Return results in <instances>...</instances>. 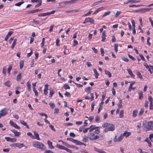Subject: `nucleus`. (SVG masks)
Wrapping results in <instances>:
<instances>
[{
	"mask_svg": "<svg viewBox=\"0 0 153 153\" xmlns=\"http://www.w3.org/2000/svg\"><path fill=\"white\" fill-rule=\"evenodd\" d=\"M144 111V108H141L138 114L139 116H141L143 114Z\"/></svg>",
	"mask_w": 153,
	"mask_h": 153,
	"instance_id": "nucleus-33",
	"label": "nucleus"
},
{
	"mask_svg": "<svg viewBox=\"0 0 153 153\" xmlns=\"http://www.w3.org/2000/svg\"><path fill=\"white\" fill-rule=\"evenodd\" d=\"M27 135L28 136H30L32 139H35V137L33 136V134L31 133L28 132L27 133Z\"/></svg>",
	"mask_w": 153,
	"mask_h": 153,
	"instance_id": "nucleus-46",
	"label": "nucleus"
},
{
	"mask_svg": "<svg viewBox=\"0 0 153 153\" xmlns=\"http://www.w3.org/2000/svg\"><path fill=\"white\" fill-rule=\"evenodd\" d=\"M146 9L145 8H143L139 10V11L141 13H145L146 12V10H145Z\"/></svg>",
	"mask_w": 153,
	"mask_h": 153,
	"instance_id": "nucleus-63",
	"label": "nucleus"
},
{
	"mask_svg": "<svg viewBox=\"0 0 153 153\" xmlns=\"http://www.w3.org/2000/svg\"><path fill=\"white\" fill-rule=\"evenodd\" d=\"M92 90V88L90 87H88L86 88L85 89V91L88 94H89Z\"/></svg>",
	"mask_w": 153,
	"mask_h": 153,
	"instance_id": "nucleus-19",
	"label": "nucleus"
},
{
	"mask_svg": "<svg viewBox=\"0 0 153 153\" xmlns=\"http://www.w3.org/2000/svg\"><path fill=\"white\" fill-rule=\"evenodd\" d=\"M88 138V137L86 136H84L82 139V141L85 142H87Z\"/></svg>",
	"mask_w": 153,
	"mask_h": 153,
	"instance_id": "nucleus-44",
	"label": "nucleus"
},
{
	"mask_svg": "<svg viewBox=\"0 0 153 153\" xmlns=\"http://www.w3.org/2000/svg\"><path fill=\"white\" fill-rule=\"evenodd\" d=\"M131 133L130 132H128L127 131H125L123 134L124 136H125L126 137H127L130 136L131 135Z\"/></svg>",
	"mask_w": 153,
	"mask_h": 153,
	"instance_id": "nucleus-26",
	"label": "nucleus"
},
{
	"mask_svg": "<svg viewBox=\"0 0 153 153\" xmlns=\"http://www.w3.org/2000/svg\"><path fill=\"white\" fill-rule=\"evenodd\" d=\"M22 73H20L16 77V80L18 81H20L21 79H22Z\"/></svg>",
	"mask_w": 153,
	"mask_h": 153,
	"instance_id": "nucleus-30",
	"label": "nucleus"
},
{
	"mask_svg": "<svg viewBox=\"0 0 153 153\" xmlns=\"http://www.w3.org/2000/svg\"><path fill=\"white\" fill-rule=\"evenodd\" d=\"M119 117L120 118H123L124 117V111L123 110H121L120 112Z\"/></svg>",
	"mask_w": 153,
	"mask_h": 153,
	"instance_id": "nucleus-35",
	"label": "nucleus"
},
{
	"mask_svg": "<svg viewBox=\"0 0 153 153\" xmlns=\"http://www.w3.org/2000/svg\"><path fill=\"white\" fill-rule=\"evenodd\" d=\"M136 75L138 77L141 79H143L142 76L140 71H136Z\"/></svg>",
	"mask_w": 153,
	"mask_h": 153,
	"instance_id": "nucleus-20",
	"label": "nucleus"
},
{
	"mask_svg": "<svg viewBox=\"0 0 153 153\" xmlns=\"http://www.w3.org/2000/svg\"><path fill=\"white\" fill-rule=\"evenodd\" d=\"M47 143L49 146V147L51 149H53L54 148V147L52 145V143L50 140H48L47 141Z\"/></svg>",
	"mask_w": 153,
	"mask_h": 153,
	"instance_id": "nucleus-15",
	"label": "nucleus"
},
{
	"mask_svg": "<svg viewBox=\"0 0 153 153\" xmlns=\"http://www.w3.org/2000/svg\"><path fill=\"white\" fill-rule=\"evenodd\" d=\"M54 91L53 89L50 90L49 93L50 97H51L54 94Z\"/></svg>",
	"mask_w": 153,
	"mask_h": 153,
	"instance_id": "nucleus-37",
	"label": "nucleus"
},
{
	"mask_svg": "<svg viewBox=\"0 0 153 153\" xmlns=\"http://www.w3.org/2000/svg\"><path fill=\"white\" fill-rule=\"evenodd\" d=\"M56 147L61 149H64L65 146L59 144H57L56 145Z\"/></svg>",
	"mask_w": 153,
	"mask_h": 153,
	"instance_id": "nucleus-32",
	"label": "nucleus"
},
{
	"mask_svg": "<svg viewBox=\"0 0 153 153\" xmlns=\"http://www.w3.org/2000/svg\"><path fill=\"white\" fill-rule=\"evenodd\" d=\"M67 1H65V2H61L59 3V8H62L64 7L65 6L68 4Z\"/></svg>",
	"mask_w": 153,
	"mask_h": 153,
	"instance_id": "nucleus-10",
	"label": "nucleus"
},
{
	"mask_svg": "<svg viewBox=\"0 0 153 153\" xmlns=\"http://www.w3.org/2000/svg\"><path fill=\"white\" fill-rule=\"evenodd\" d=\"M59 112V109L58 108H55L54 114H57Z\"/></svg>",
	"mask_w": 153,
	"mask_h": 153,
	"instance_id": "nucleus-59",
	"label": "nucleus"
},
{
	"mask_svg": "<svg viewBox=\"0 0 153 153\" xmlns=\"http://www.w3.org/2000/svg\"><path fill=\"white\" fill-rule=\"evenodd\" d=\"M87 22L90 23L91 24H94L95 22V21L94 19L90 17H88L85 18Z\"/></svg>",
	"mask_w": 153,
	"mask_h": 153,
	"instance_id": "nucleus-9",
	"label": "nucleus"
},
{
	"mask_svg": "<svg viewBox=\"0 0 153 153\" xmlns=\"http://www.w3.org/2000/svg\"><path fill=\"white\" fill-rule=\"evenodd\" d=\"M42 10V9H34L33 10H27L26 11V14H33L35 13L38 12L39 11H40Z\"/></svg>",
	"mask_w": 153,
	"mask_h": 153,
	"instance_id": "nucleus-6",
	"label": "nucleus"
},
{
	"mask_svg": "<svg viewBox=\"0 0 153 153\" xmlns=\"http://www.w3.org/2000/svg\"><path fill=\"white\" fill-rule=\"evenodd\" d=\"M10 125L14 127L15 128L19 129L20 128V127L19 126L16 124L15 123L13 122L12 120H10Z\"/></svg>",
	"mask_w": 153,
	"mask_h": 153,
	"instance_id": "nucleus-8",
	"label": "nucleus"
},
{
	"mask_svg": "<svg viewBox=\"0 0 153 153\" xmlns=\"http://www.w3.org/2000/svg\"><path fill=\"white\" fill-rule=\"evenodd\" d=\"M128 57L133 61L135 60H136L135 59L134 57H133L132 56L130 55L129 54H128Z\"/></svg>",
	"mask_w": 153,
	"mask_h": 153,
	"instance_id": "nucleus-64",
	"label": "nucleus"
},
{
	"mask_svg": "<svg viewBox=\"0 0 153 153\" xmlns=\"http://www.w3.org/2000/svg\"><path fill=\"white\" fill-rule=\"evenodd\" d=\"M17 146L16 147L20 148L22 147H23L24 146V144L23 143H17Z\"/></svg>",
	"mask_w": 153,
	"mask_h": 153,
	"instance_id": "nucleus-39",
	"label": "nucleus"
},
{
	"mask_svg": "<svg viewBox=\"0 0 153 153\" xmlns=\"http://www.w3.org/2000/svg\"><path fill=\"white\" fill-rule=\"evenodd\" d=\"M33 91L35 93V96H37L38 95V92L37 90L36 89L35 87L33 88Z\"/></svg>",
	"mask_w": 153,
	"mask_h": 153,
	"instance_id": "nucleus-49",
	"label": "nucleus"
},
{
	"mask_svg": "<svg viewBox=\"0 0 153 153\" xmlns=\"http://www.w3.org/2000/svg\"><path fill=\"white\" fill-rule=\"evenodd\" d=\"M124 136H123V134L122 135L121 134L120 136L116 140H114V141L116 142H121L122 140H123V137Z\"/></svg>",
	"mask_w": 153,
	"mask_h": 153,
	"instance_id": "nucleus-16",
	"label": "nucleus"
},
{
	"mask_svg": "<svg viewBox=\"0 0 153 153\" xmlns=\"http://www.w3.org/2000/svg\"><path fill=\"white\" fill-rule=\"evenodd\" d=\"M143 128L146 131L153 129V121L148 122L146 125H144Z\"/></svg>",
	"mask_w": 153,
	"mask_h": 153,
	"instance_id": "nucleus-3",
	"label": "nucleus"
},
{
	"mask_svg": "<svg viewBox=\"0 0 153 153\" xmlns=\"http://www.w3.org/2000/svg\"><path fill=\"white\" fill-rule=\"evenodd\" d=\"M64 53L65 54H68L69 53V51L68 49L65 48L64 51Z\"/></svg>",
	"mask_w": 153,
	"mask_h": 153,
	"instance_id": "nucleus-53",
	"label": "nucleus"
},
{
	"mask_svg": "<svg viewBox=\"0 0 153 153\" xmlns=\"http://www.w3.org/2000/svg\"><path fill=\"white\" fill-rule=\"evenodd\" d=\"M111 41L112 42H114L116 41V39L114 35H113L112 36Z\"/></svg>",
	"mask_w": 153,
	"mask_h": 153,
	"instance_id": "nucleus-61",
	"label": "nucleus"
},
{
	"mask_svg": "<svg viewBox=\"0 0 153 153\" xmlns=\"http://www.w3.org/2000/svg\"><path fill=\"white\" fill-rule=\"evenodd\" d=\"M127 71L128 74L132 77L134 78L135 75L133 73L132 71L130 69H127Z\"/></svg>",
	"mask_w": 153,
	"mask_h": 153,
	"instance_id": "nucleus-23",
	"label": "nucleus"
},
{
	"mask_svg": "<svg viewBox=\"0 0 153 153\" xmlns=\"http://www.w3.org/2000/svg\"><path fill=\"white\" fill-rule=\"evenodd\" d=\"M111 12V11L110 10L105 12L103 15L102 17H105V16L109 15Z\"/></svg>",
	"mask_w": 153,
	"mask_h": 153,
	"instance_id": "nucleus-34",
	"label": "nucleus"
},
{
	"mask_svg": "<svg viewBox=\"0 0 153 153\" xmlns=\"http://www.w3.org/2000/svg\"><path fill=\"white\" fill-rule=\"evenodd\" d=\"M67 140H69L74 143L77 145H84L85 146L86 145L84 143H83L81 142H80L79 141H78L74 139L73 138H68L67 139Z\"/></svg>",
	"mask_w": 153,
	"mask_h": 153,
	"instance_id": "nucleus-4",
	"label": "nucleus"
},
{
	"mask_svg": "<svg viewBox=\"0 0 153 153\" xmlns=\"http://www.w3.org/2000/svg\"><path fill=\"white\" fill-rule=\"evenodd\" d=\"M105 74L108 75L109 77H111V74L109 71L105 70Z\"/></svg>",
	"mask_w": 153,
	"mask_h": 153,
	"instance_id": "nucleus-38",
	"label": "nucleus"
},
{
	"mask_svg": "<svg viewBox=\"0 0 153 153\" xmlns=\"http://www.w3.org/2000/svg\"><path fill=\"white\" fill-rule=\"evenodd\" d=\"M80 0H71L69 1H67L68 4H70V3H73L75 2H77L78 1H79Z\"/></svg>",
	"mask_w": 153,
	"mask_h": 153,
	"instance_id": "nucleus-40",
	"label": "nucleus"
},
{
	"mask_svg": "<svg viewBox=\"0 0 153 153\" xmlns=\"http://www.w3.org/2000/svg\"><path fill=\"white\" fill-rule=\"evenodd\" d=\"M17 41V39H14L13 40L12 45L11 46V48L12 49H13L14 48Z\"/></svg>",
	"mask_w": 153,
	"mask_h": 153,
	"instance_id": "nucleus-28",
	"label": "nucleus"
},
{
	"mask_svg": "<svg viewBox=\"0 0 153 153\" xmlns=\"http://www.w3.org/2000/svg\"><path fill=\"white\" fill-rule=\"evenodd\" d=\"M7 68L5 67H4L3 68V72L2 73L3 74L5 75L6 74Z\"/></svg>",
	"mask_w": 153,
	"mask_h": 153,
	"instance_id": "nucleus-55",
	"label": "nucleus"
},
{
	"mask_svg": "<svg viewBox=\"0 0 153 153\" xmlns=\"http://www.w3.org/2000/svg\"><path fill=\"white\" fill-rule=\"evenodd\" d=\"M104 8V7H100L97 8L96 10H95L93 13V15H94L100 11L102 10Z\"/></svg>",
	"mask_w": 153,
	"mask_h": 153,
	"instance_id": "nucleus-13",
	"label": "nucleus"
},
{
	"mask_svg": "<svg viewBox=\"0 0 153 153\" xmlns=\"http://www.w3.org/2000/svg\"><path fill=\"white\" fill-rule=\"evenodd\" d=\"M11 131L14 133L15 136H19L20 134V132L17 131L14 129H12Z\"/></svg>",
	"mask_w": 153,
	"mask_h": 153,
	"instance_id": "nucleus-18",
	"label": "nucleus"
},
{
	"mask_svg": "<svg viewBox=\"0 0 153 153\" xmlns=\"http://www.w3.org/2000/svg\"><path fill=\"white\" fill-rule=\"evenodd\" d=\"M7 113V111L6 108H3L0 111V115L1 117L5 115Z\"/></svg>",
	"mask_w": 153,
	"mask_h": 153,
	"instance_id": "nucleus-7",
	"label": "nucleus"
},
{
	"mask_svg": "<svg viewBox=\"0 0 153 153\" xmlns=\"http://www.w3.org/2000/svg\"><path fill=\"white\" fill-rule=\"evenodd\" d=\"M138 93L139 96V99L140 100L143 99V95L142 91H141L139 92Z\"/></svg>",
	"mask_w": 153,
	"mask_h": 153,
	"instance_id": "nucleus-22",
	"label": "nucleus"
},
{
	"mask_svg": "<svg viewBox=\"0 0 153 153\" xmlns=\"http://www.w3.org/2000/svg\"><path fill=\"white\" fill-rule=\"evenodd\" d=\"M110 126L108 128L110 131H113L114 130L115 127L114 125L110 124Z\"/></svg>",
	"mask_w": 153,
	"mask_h": 153,
	"instance_id": "nucleus-29",
	"label": "nucleus"
},
{
	"mask_svg": "<svg viewBox=\"0 0 153 153\" xmlns=\"http://www.w3.org/2000/svg\"><path fill=\"white\" fill-rule=\"evenodd\" d=\"M135 83V81L131 82V83L130 84L129 88L128 89V91H130L131 90L132 88H133V87H132V85H134Z\"/></svg>",
	"mask_w": 153,
	"mask_h": 153,
	"instance_id": "nucleus-31",
	"label": "nucleus"
},
{
	"mask_svg": "<svg viewBox=\"0 0 153 153\" xmlns=\"http://www.w3.org/2000/svg\"><path fill=\"white\" fill-rule=\"evenodd\" d=\"M149 140L152 142L153 141V134L152 133L149 134Z\"/></svg>",
	"mask_w": 153,
	"mask_h": 153,
	"instance_id": "nucleus-50",
	"label": "nucleus"
},
{
	"mask_svg": "<svg viewBox=\"0 0 153 153\" xmlns=\"http://www.w3.org/2000/svg\"><path fill=\"white\" fill-rule=\"evenodd\" d=\"M130 3H133L139 2L140 1L139 0H130Z\"/></svg>",
	"mask_w": 153,
	"mask_h": 153,
	"instance_id": "nucleus-58",
	"label": "nucleus"
},
{
	"mask_svg": "<svg viewBox=\"0 0 153 153\" xmlns=\"http://www.w3.org/2000/svg\"><path fill=\"white\" fill-rule=\"evenodd\" d=\"M92 12H93L92 11H91V10H90V11L88 12H87V13H85V14L84 15H83V16H88Z\"/></svg>",
	"mask_w": 153,
	"mask_h": 153,
	"instance_id": "nucleus-47",
	"label": "nucleus"
},
{
	"mask_svg": "<svg viewBox=\"0 0 153 153\" xmlns=\"http://www.w3.org/2000/svg\"><path fill=\"white\" fill-rule=\"evenodd\" d=\"M27 90L28 91H30L31 90V85L30 82L29 81L27 82Z\"/></svg>",
	"mask_w": 153,
	"mask_h": 153,
	"instance_id": "nucleus-21",
	"label": "nucleus"
},
{
	"mask_svg": "<svg viewBox=\"0 0 153 153\" xmlns=\"http://www.w3.org/2000/svg\"><path fill=\"white\" fill-rule=\"evenodd\" d=\"M95 126L93 125H91L89 128V132H92L93 130L96 129L95 128Z\"/></svg>",
	"mask_w": 153,
	"mask_h": 153,
	"instance_id": "nucleus-25",
	"label": "nucleus"
},
{
	"mask_svg": "<svg viewBox=\"0 0 153 153\" xmlns=\"http://www.w3.org/2000/svg\"><path fill=\"white\" fill-rule=\"evenodd\" d=\"M33 133L34 136H35V138L37 140H40V139L39 137V135L38 133L36 131H34Z\"/></svg>",
	"mask_w": 153,
	"mask_h": 153,
	"instance_id": "nucleus-11",
	"label": "nucleus"
},
{
	"mask_svg": "<svg viewBox=\"0 0 153 153\" xmlns=\"http://www.w3.org/2000/svg\"><path fill=\"white\" fill-rule=\"evenodd\" d=\"M100 119V117L98 116H97L95 118V121L96 122H99Z\"/></svg>",
	"mask_w": 153,
	"mask_h": 153,
	"instance_id": "nucleus-54",
	"label": "nucleus"
},
{
	"mask_svg": "<svg viewBox=\"0 0 153 153\" xmlns=\"http://www.w3.org/2000/svg\"><path fill=\"white\" fill-rule=\"evenodd\" d=\"M139 55L142 60L145 62L146 61L145 59L142 54H140Z\"/></svg>",
	"mask_w": 153,
	"mask_h": 153,
	"instance_id": "nucleus-57",
	"label": "nucleus"
},
{
	"mask_svg": "<svg viewBox=\"0 0 153 153\" xmlns=\"http://www.w3.org/2000/svg\"><path fill=\"white\" fill-rule=\"evenodd\" d=\"M110 124L107 123H103L102 125V127L105 128L107 127L108 126H109Z\"/></svg>",
	"mask_w": 153,
	"mask_h": 153,
	"instance_id": "nucleus-51",
	"label": "nucleus"
},
{
	"mask_svg": "<svg viewBox=\"0 0 153 153\" xmlns=\"http://www.w3.org/2000/svg\"><path fill=\"white\" fill-rule=\"evenodd\" d=\"M24 3V1H22L18 2L17 3H16L15 4V5L17 6H20L22 4H23Z\"/></svg>",
	"mask_w": 153,
	"mask_h": 153,
	"instance_id": "nucleus-62",
	"label": "nucleus"
},
{
	"mask_svg": "<svg viewBox=\"0 0 153 153\" xmlns=\"http://www.w3.org/2000/svg\"><path fill=\"white\" fill-rule=\"evenodd\" d=\"M94 149L95 151L100 153H107L105 152L103 150L97 149L96 147H94Z\"/></svg>",
	"mask_w": 153,
	"mask_h": 153,
	"instance_id": "nucleus-14",
	"label": "nucleus"
},
{
	"mask_svg": "<svg viewBox=\"0 0 153 153\" xmlns=\"http://www.w3.org/2000/svg\"><path fill=\"white\" fill-rule=\"evenodd\" d=\"M4 84L6 86L8 87H10V81L9 80L5 82Z\"/></svg>",
	"mask_w": 153,
	"mask_h": 153,
	"instance_id": "nucleus-41",
	"label": "nucleus"
},
{
	"mask_svg": "<svg viewBox=\"0 0 153 153\" xmlns=\"http://www.w3.org/2000/svg\"><path fill=\"white\" fill-rule=\"evenodd\" d=\"M55 11H56L55 10H53L50 12H48L46 13H40L38 15V16L39 17L45 16H48L51 14H53L54 13Z\"/></svg>",
	"mask_w": 153,
	"mask_h": 153,
	"instance_id": "nucleus-5",
	"label": "nucleus"
},
{
	"mask_svg": "<svg viewBox=\"0 0 153 153\" xmlns=\"http://www.w3.org/2000/svg\"><path fill=\"white\" fill-rule=\"evenodd\" d=\"M148 99L150 103H152L153 99L151 96H149Z\"/></svg>",
	"mask_w": 153,
	"mask_h": 153,
	"instance_id": "nucleus-56",
	"label": "nucleus"
},
{
	"mask_svg": "<svg viewBox=\"0 0 153 153\" xmlns=\"http://www.w3.org/2000/svg\"><path fill=\"white\" fill-rule=\"evenodd\" d=\"M33 21L32 22H31L34 23L36 25H39L40 24V22L38 20H36L34 19H33Z\"/></svg>",
	"mask_w": 153,
	"mask_h": 153,
	"instance_id": "nucleus-42",
	"label": "nucleus"
},
{
	"mask_svg": "<svg viewBox=\"0 0 153 153\" xmlns=\"http://www.w3.org/2000/svg\"><path fill=\"white\" fill-rule=\"evenodd\" d=\"M94 73L95 74V77L96 79L98 78V76H99V74L97 72V70L96 69H94Z\"/></svg>",
	"mask_w": 153,
	"mask_h": 153,
	"instance_id": "nucleus-36",
	"label": "nucleus"
},
{
	"mask_svg": "<svg viewBox=\"0 0 153 153\" xmlns=\"http://www.w3.org/2000/svg\"><path fill=\"white\" fill-rule=\"evenodd\" d=\"M88 135V138L92 140L99 139L100 137V136L99 135H95V134L93 131L91 132H89Z\"/></svg>",
	"mask_w": 153,
	"mask_h": 153,
	"instance_id": "nucleus-2",
	"label": "nucleus"
},
{
	"mask_svg": "<svg viewBox=\"0 0 153 153\" xmlns=\"http://www.w3.org/2000/svg\"><path fill=\"white\" fill-rule=\"evenodd\" d=\"M144 141L147 142L149 145V148H151L152 146V145L151 142V140L148 138H146V139L144 140Z\"/></svg>",
	"mask_w": 153,
	"mask_h": 153,
	"instance_id": "nucleus-12",
	"label": "nucleus"
},
{
	"mask_svg": "<svg viewBox=\"0 0 153 153\" xmlns=\"http://www.w3.org/2000/svg\"><path fill=\"white\" fill-rule=\"evenodd\" d=\"M118 44H115L114 45V51L116 52H117L118 51Z\"/></svg>",
	"mask_w": 153,
	"mask_h": 153,
	"instance_id": "nucleus-45",
	"label": "nucleus"
},
{
	"mask_svg": "<svg viewBox=\"0 0 153 153\" xmlns=\"http://www.w3.org/2000/svg\"><path fill=\"white\" fill-rule=\"evenodd\" d=\"M24 61L23 60H21L19 62L20 68L21 69L23 68L24 65Z\"/></svg>",
	"mask_w": 153,
	"mask_h": 153,
	"instance_id": "nucleus-27",
	"label": "nucleus"
},
{
	"mask_svg": "<svg viewBox=\"0 0 153 153\" xmlns=\"http://www.w3.org/2000/svg\"><path fill=\"white\" fill-rule=\"evenodd\" d=\"M12 65H10V66L9 67V68L8 69L7 71L8 72V74H10V72L11 70H12Z\"/></svg>",
	"mask_w": 153,
	"mask_h": 153,
	"instance_id": "nucleus-52",
	"label": "nucleus"
},
{
	"mask_svg": "<svg viewBox=\"0 0 153 153\" xmlns=\"http://www.w3.org/2000/svg\"><path fill=\"white\" fill-rule=\"evenodd\" d=\"M95 105V103L94 102H92L91 104V111H92L94 110V106Z\"/></svg>",
	"mask_w": 153,
	"mask_h": 153,
	"instance_id": "nucleus-60",
	"label": "nucleus"
},
{
	"mask_svg": "<svg viewBox=\"0 0 153 153\" xmlns=\"http://www.w3.org/2000/svg\"><path fill=\"white\" fill-rule=\"evenodd\" d=\"M122 12L121 11H117L116 14H115V17H117Z\"/></svg>",
	"mask_w": 153,
	"mask_h": 153,
	"instance_id": "nucleus-48",
	"label": "nucleus"
},
{
	"mask_svg": "<svg viewBox=\"0 0 153 153\" xmlns=\"http://www.w3.org/2000/svg\"><path fill=\"white\" fill-rule=\"evenodd\" d=\"M33 145L34 147L42 150H45L46 149V148L44 144L38 141L33 142Z\"/></svg>",
	"mask_w": 153,
	"mask_h": 153,
	"instance_id": "nucleus-1",
	"label": "nucleus"
},
{
	"mask_svg": "<svg viewBox=\"0 0 153 153\" xmlns=\"http://www.w3.org/2000/svg\"><path fill=\"white\" fill-rule=\"evenodd\" d=\"M20 122L21 124L26 126L27 128L28 129L29 128V126L27 125V123L24 121L21 120L20 121Z\"/></svg>",
	"mask_w": 153,
	"mask_h": 153,
	"instance_id": "nucleus-17",
	"label": "nucleus"
},
{
	"mask_svg": "<svg viewBox=\"0 0 153 153\" xmlns=\"http://www.w3.org/2000/svg\"><path fill=\"white\" fill-rule=\"evenodd\" d=\"M137 113L138 111L137 109L134 110L132 113V117H136L137 116Z\"/></svg>",
	"mask_w": 153,
	"mask_h": 153,
	"instance_id": "nucleus-24",
	"label": "nucleus"
},
{
	"mask_svg": "<svg viewBox=\"0 0 153 153\" xmlns=\"http://www.w3.org/2000/svg\"><path fill=\"white\" fill-rule=\"evenodd\" d=\"M63 88L66 90L69 89L70 88V87L67 84H65L64 85Z\"/></svg>",
	"mask_w": 153,
	"mask_h": 153,
	"instance_id": "nucleus-43",
	"label": "nucleus"
}]
</instances>
